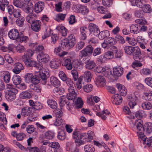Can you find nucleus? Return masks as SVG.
Wrapping results in <instances>:
<instances>
[{"label":"nucleus","instance_id":"nucleus-2","mask_svg":"<svg viewBox=\"0 0 152 152\" xmlns=\"http://www.w3.org/2000/svg\"><path fill=\"white\" fill-rule=\"evenodd\" d=\"M43 70L40 67L39 71L35 73L34 76H33L31 81V83L38 84L41 82L44 85L46 84L47 76Z\"/></svg>","mask_w":152,"mask_h":152},{"label":"nucleus","instance_id":"nucleus-16","mask_svg":"<svg viewBox=\"0 0 152 152\" xmlns=\"http://www.w3.org/2000/svg\"><path fill=\"white\" fill-rule=\"evenodd\" d=\"M133 57L134 59L137 61H142V59L141 56V52L140 49L137 47H135L134 50V52Z\"/></svg>","mask_w":152,"mask_h":152},{"label":"nucleus","instance_id":"nucleus-29","mask_svg":"<svg viewBox=\"0 0 152 152\" xmlns=\"http://www.w3.org/2000/svg\"><path fill=\"white\" fill-rule=\"evenodd\" d=\"M136 117L137 118H139L138 120H136L134 122H132V123L131 124V127L134 129H137V128H134L132 127V124L133 123H134L136 121H137L139 120H140L141 121H142L140 119V118H142L143 117H144L146 116L145 113V112L143 110H139L138 111H137L135 114Z\"/></svg>","mask_w":152,"mask_h":152},{"label":"nucleus","instance_id":"nucleus-61","mask_svg":"<svg viewBox=\"0 0 152 152\" xmlns=\"http://www.w3.org/2000/svg\"><path fill=\"white\" fill-rule=\"evenodd\" d=\"M71 72L74 81H76L78 79V72L76 70L73 69L71 71Z\"/></svg>","mask_w":152,"mask_h":152},{"label":"nucleus","instance_id":"nucleus-3","mask_svg":"<svg viewBox=\"0 0 152 152\" xmlns=\"http://www.w3.org/2000/svg\"><path fill=\"white\" fill-rule=\"evenodd\" d=\"M13 3L16 7L21 8L26 13L31 12L33 10V6L31 3H24L22 0H13Z\"/></svg>","mask_w":152,"mask_h":152},{"label":"nucleus","instance_id":"nucleus-19","mask_svg":"<svg viewBox=\"0 0 152 152\" xmlns=\"http://www.w3.org/2000/svg\"><path fill=\"white\" fill-rule=\"evenodd\" d=\"M45 7L44 3L41 1H39L36 3L34 6V10L37 13L42 12Z\"/></svg>","mask_w":152,"mask_h":152},{"label":"nucleus","instance_id":"nucleus-18","mask_svg":"<svg viewBox=\"0 0 152 152\" xmlns=\"http://www.w3.org/2000/svg\"><path fill=\"white\" fill-rule=\"evenodd\" d=\"M76 10L77 12L84 15H87L89 12L88 9L86 6L82 5L77 6Z\"/></svg>","mask_w":152,"mask_h":152},{"label":"nucleus","instance_id":"nucleus-63","mask_svg":"<svg viewBox=\"0 0 152 152\" xmlns=\"http://www.w3.org/2000/svg\"><path fill=\"white\" fill-rule=\"evenodd\" d=\"M145 14L142 10H137L134 12L135 16L138 18H142Z\"/></svg>","mask_w":152,"mask_h":152},{"label":"nucleus","instance_id":"nucleus-34","mask_svg":"<svg viewBox=\"0 0 152 152\" xmlns=\"http://www.w3.org/2000/svg\"><path fill=\"white\" fill-rule=\"evenodd\" d=\"M130 32L132 33L137 34L140 32L137 24H132L130 26Z\"/></svg>","mask_w":152,"mask_h":152},{"label":"nucleus","instance_id":"nucleus-22","mask_svg":"<svg viewBox=\"0 0 152 152\" xmlns=\"http://www.w3.org/2000/svg\"><path fill=\"white\" fill-rule=\"evenodd\" d=\"M50 66L53 69H58L61 65L60 61L57 59H54L50 62Z\"/></svg>","mask_w":152,"mask_h":152},{"label":"nucleus","instance_id":"nucleus-41","mask_svg":"<svg viewBox=\"0 0 152 152\" xmlns=\"http://www.w3.org/2000/svg\"><path fill=\"white\" fill-rule=\"evenodd\" d=\"M20 96L22 99H28L31 97V95L30 93L28 91H25L21 93Z\"/></svg>","mask_w":152,"mask_h":152},{"label":"nucleus","instance_id":"nucleus-13","mask_svg":"<svg viewBox=\"0 0 152 152\" xmlns=\"http://www.w3.org/2000/svg\"><path fill=\"white\" fill-rule=\"evenodd\" d=\"M95 84L97 86L102 87L106 85V81L105 78L102 76H99L95 79Z\"/></svg>","mask_w":152,"mask_h":152},{"label":"nucleus","instance_id":"nucleus-64","mask_svg":"<svg viewBox=\"0 0 152 152\" xmlns=\"http://www.w3.org/2000/svg\"><path fill=\"white\" fill-rule=\"evenodd\" d=\"M106 41L109 45L110 46L115 44L116 42V40L114 38L111 37H108Z\"/></svg>","mask_w":152,"mask_h":152},{"label":"nucleus","instance_id":"nucleus-51","mask_svg":"<svg viewBox=\"0 0 152 152\" xmlns=\"http://www.w3.org/2000/svg\"><path fill=\"white\" fill-rule=\"evenodd\" d=\"M142 107L144 109L149 110L152 108V105L150 102H145L142 104Z\"/></svg>","mask_w":152,"mask_h":152},{"label":"nucleus","instance_id":"nucleus-46","mask_svg":"<svg viewBox=\"0 0 152 152\" xmlns=\"http://www.w3.org/2000/svg\"><path fill=\"white\" fill-rule=\"evenodd\" d=\"M109 32L108 31H102L101 32H99L98 37L100 39H103L105 37H107L109 36Z\"/></svg>","mask_w":152,"mask_h":152},{"label":"nucleus","instance_id":"nucleus-26","mask_svg":"<svg viewBox=\"0 0 152 152\" xmlns=\"http://www.w3.org/2000/svg\"><path fill=\"white\" fill-rule=\"evenodd\" d=\"M142 127L144 129V131H145L147 134H149L152 132V123L148 122L146 123L144 125V127L142 126Z\"/></svg>","mask_w":152,"mask_h":152},{"label":"nucleus","instance_id":"nucleus-54","mask_svg":"<svg viewBox=\"0 0 152 152\" xmlns=\"http://www.w3.org/2000/svg\"><path fill=\"white\" fill-rule=\"evenodd\" d=\"M9 2L6 0H1V10L3 11H4L6 8L7 7Z\"/></svg>","mask_w":152,"mask_h":152},{"label":"nucleus","instance_id":"nucleus-6","mask_svg":"<svg viewBox=\"0 0 152 152\" xmlns=\"http://www.w3.org/2000/svg\"><path fill=\"white\" fill-rule=\"evenodd\" d=\"M86 69L91 70L94 69L96 66V64L94 61L91 59L90 57H87L83 59Z\"/></svg>","mask_w":152,"mask_h":152},{"label":"nucleus","instance_id":"nucleus-21","mask_svg":"<svg viewBox=\"0 0 152 152\" xmlns=\"http://www.w3.org/2000/svg\"><path fill=\"white\" fill-rule=\"evenodd\" d=\"M94 72L96 74L101 73L105 76H107L108 74V72L106 70V69L101 66L96 67L94 69Z\"/></svg>","mask_w":152,"mask_h":152},{"label":"nucleus","instance_id":"nucleus-42","mask_svg":"<svg viewBox=\"0 0 152 152\" xmlns=\"http://www.w3.org/2000/svg\"><path fill=\"white\" fill-rule=\"evenodd\" d=\"M37 84L34 83H32L30 85V89L35 91L38 93H40L41 90V88Z\"/></svg>","mask_w":152,"mask_h":152},{"label":"nucleus","instance_id":"nucleus-58","mask_svg":"<svg viewBox=\"0 0 152 152\" xmlns=\"http://www.w3.org/2000/svg\"><path fill=\"white\" fill-rule=\"evenodd\" d=\"M93 89V86L90 84H87L83 87L84 91L86 92H89Z\"/></svg>","mask_w":152,"mask_h":152},{"label":"nucleus","instance_id":"nucleus-32","mask_svg":"<svg viewBox=\"0 0 152 152\" xmlns=\"http://www.w3.org/2000/svg\"><path fill=\"white\" fill-rule=\"evenodd\" d=\"M54 52L56 54L60 57H63L67 53L65 52L62 51L61 48L60 47L55 48Z\"/></svg>","mask_w":152,"mask_h":152},{"label":"nucleus","instance_id":"nucleus-45","mask_svg":"<svg viewBox=\"0 0 152 152\" xmlns=\"http://www.w3.org/2000/svg\"><path fill=\"white\" fill-rule=\"evenodd\" d=\"M13 82L15 85H18L21 82V78L18 75H14L12 78Z\"/></svg>","mask_w":152,"mask_h":152},{"label":"nucleus","instance_id":"nucleus-33","mask_svg":"<svg viewBox=\"0 0 152 152\" xmlns=\"http://www.w3.org/2000/svg\"><path fill=\"white\" fill-rule=\"evenodd\" d=\"M30 105L32 107L33 109L38 110L42 108V106L40 103L39 102L38 104L35 103L33 100H29Z\"/></svg>","mask_w":152,"mask_h":152},{"label":"nucleus","instance_id":"nucleus-38","mask_svg":"<svg viewBox=\"0 0 152 152\" xmlns=\"http://www.w3.org/2000/svg\"><path fill=\"white\" fill-rule=\"evenodd\" d=\"M50 82L51 84L55 87L58 86L60 85V81L55 77L51 76L50 77Z\"/></svg>","mask_w":152,"mask_h":152},{"label":"nucleus","instance_id":"nucleus-47","mask_svg":"<svg viewBox=\"0 0 152 152\" xmlns=\"http://www.w3.org/2000/svg\"><path fill=\"white\" fill-rule=\"evenodd\" d=\"M48 105L52 109H56L57 104L56 101L53 99H48L47 101Z\"/></svg>","mask_w":152,"mask_h":152},{"label":"nucleus","instance_id":"nucleus-24","mask_svg":"<svg viewBox=\"0 0 152 152\" xmlns=\"http://www.w3.org/2000/svg\"><path fill=\"white\" fill-rule=\"evenodd\" d=\"M41 22L36 20L32 24L31 27L32 30L36 32L39 31L41 29Z\"/></svg>","mask_w":152,"mask_h":152},{"label":"nucleus","instance_id":"nucleus-59","mask_svg":"<svg viewBox=\"0 0 152 152\" xmlns=\"http://www.w3.org/2000/svg\"><path fill=\"white\" fill-rule=\"evenodd\" d=\"M67 99L65 96H62L61 97L59 103L60 107H63L66 104L67 102H68V100L67 101Z\"/></svg>","mask_w":152,"mask_h":152},{"label":"nucleus","instance_id":"nucleus-53","mask_svg":"<svg viewBox=\"0 0 152 152\" xmlns=\"http://www.w3.org/2000/svg\"><path fill=\"white\" fill-rule=\"evenodd\" d=\"M66 16V14L62 13H58L57 14L55 19L58 22H60V20H63Z\"/></svg>","mask_w":152,"mask_h":152},{"label":"nucleus","instance_id":"nucleus-36","mask_svg":"<svg viewBox=\"0 0 152 152\" xmlns=\"http://www.w3.org/2000/svg\"><path fill=\"white\" fill-rule=\"evenodd\" d=\"M56 29L63 36H66L67 34V29L63 26H58Z\"/></svg>","mask_w":152,"mask_h":152},{"label":"nucleus","instance_id":"nucleus-55","mask_svg":"<svg viewBox=\"0 0 152 152\" xmlns=\"http://www.w3.org/2000/svg\"><path fill=\"white\" fill-rule=\"evenodd\" d=\"M84 150L85 152H94L95 149L92 145H85Z\"/></svg>","mask_w":152,"mask_h":152},{"label":"nucleus","instance_id":"nucleus-11","mask_svg":"<svg viewBox=\"0 0 152 152\" xmlns=\"http://www.w3.org/2000/svg\"><path fill=\"white\" fill-rule=\"evenodd\" d=\"M9 38L13 40H17L19 37V33L18 30L15 28L10 30L8 34Z\"/></svg>","mask_w":152,"mask_h":152},{"label":"nucleus","instance_id":"nucleus-37","mask_svg":"<svg viewBox=\"0 0 152 152\" xmlns=\"http://www.w3.org/2000/svg\"><path fill=\"white\" fill-rule=\"evenodd\" d=\"M141 8L144 13H149L152 11V9L150 6L149 4H144L142 2V5L141 7H139Z\"/></svg>","mask_w":152,"mask_h":152},{"label":"nucleus","instance_id":"nucleus-50","mask_svg":"<svg viewBox=\"0 0 152 152\" xmlns=\"http://www.w3.org/2000/svg\"><path fill=\"white\" fill-rule=\"evenodd\" d=\"M151 71L148 68H144L140 70V72L141 75H148L151 73Z\"/></svg>","mask_w":152,"mask_h":152},{"label":"nucleus","instance_id":"nucleus-57","mask_svg":"<svg viewBox=\"0 0 152 152\" xmlns=\"http://www.w3.org/2000/svg\"><path fill=\"white\" fill-rule=\"evenodd\" d=\"M83 79V76H81L79 77L77 81L75 84V86L78 89H80L82 88V82Z\"/></svg>","mask_w":152,"mask_h":152},{"label":"nucleus","instance_id":"nucleus-60","mask_svg":"<svg viewBox=\"0 0 152 152\" xmlns=\"http://www.w3.org/2000/svg\"><path fill=\"white\" fill-rule=\"evenodd\" d=\"M33 75L31 73H28L24 76V79L26 83L31 82Z\"/></svg>","mask_w":152,"mask_h":152},{"label":"nucleus","instance_id":"nucleus-35","mask_svg":"<svg viewBox=\"0 0 152 152\" xmlns=\"http://www.w3.org/2000/svg\"><path fill=\"white\" fill-rule=\"evenodd\" d=\"M110 114V112L107 110H104L102 112L96 113V115L99 117H101L103 120H105L106 119L105 115H109Z\"/></svg>","mask_w":152,"mask_h":152},{"label":"nucleus","instance_id":"nucleus-28","mask_svg":"<svg viewBox=\"0 0 152 152\" xmlns=\"http://www.w3.org/2000/svg\"><path fill=\"white\" fill-rule=\"evenodd\" d=\"M1 76L3 77L4 81L6 83H9L10 80V74L7 71H3L1 72Z\"/></svg>","mask_w":152,"mask_h":152},{"label":"nucleus","instance_id":"nucleus-44","mask_svg":"<svg viewBox=\"0 0 152 152\" xmlns=\"http://www.w3.org/2000/svg\"><path fill=\"white\" fill-rule=\"evenodd\" d=\"M132 6H137V7H141L142 5V2L144 0H130Z\"/></svg>","mask_w":152,"mask_h":152},{"label":"nucleus","instance_id":"nucleus-14","mask_svg":"<svg viewBox=\"0 0 152 152\" xmlns=\"http://www.w3.org/2000/svg\"><path fill=\"white\" fill-rule=\"evenodd\" d=\"M22 60L25 64L27 66L37 67V63L36 61L33 60L31 58L22 59Z\"/></svg>","mask_w":152,"mask_h":152},{"label":"nucleus","instance_id":"nucleus-17","mask_svg":"<svg viewBox=\"0 0 152 152\" xmlns=\"http://www.w3.org/2000/svg\"><path fill=\"white\" fill-rule=\"evenodd\" d=\"M14 68L12 69L14 73L16 74L19 73L24 69L22 64L19 62L15 63L14 65Z\"/></svg>","mask_w":152,"mask_h":152},{"label":"nucleus","instance_id":"nucleus-48","mask_svg":"<svg viewBox=\"0 0 152 152\" xmlns=\"http://www.w3.org/2000/svg\"><path fill=\"white\" fill-rule=\"evenodd\" d=\"M126 40L129 45L132 46H135L137 44V42L134 38L126 37Z\"/></svg>","mask_w":152,"mask_h":152},{"label":"nucleus","instance_id":"nucleus-62","mask_svg":"<svg viewBox=\"0 0 152 152\" xmlns=\"http://www.w3.org/2000/svg\"><path fill=\"white\" fill-rule=\"evenodd\" d=\"M115 38L117 39V41L120 44H123L125 42V40L124 37L119 34L116 35Z\"/></svg>","mask_w":152,"mask_h":152},{"label":"nucleus","instance_id":"nucleus-5","mask_svg":"<svg viewBox=\"0 0 152 152\" xmlns=\"http://www.w3.org/2000/svg\"><path fill=\"white\" fill-rule=\"evenodd\" d=\"M15 86L12 84H9L7 85V88L9 90L6 97L8 100L12 101L16 97V94L18 92V90L15 88Z\"/></svg>","mask_w":152,"mask_h":152},{"label":"nucleus","instance_id":"nucleus-43","mask_svg":"<svg viewBox=\"0 0 152 152\" xmlns=\"http://www.w3.org/2000/svg\"><path fill=\"white\" fill-rule=\"evenodd\" d=\"M134 48L135 47L126 46L124 48V50L125 53L131 55L133 53Z\"/></svg>","mask_w":152,"mask_h":152},{"label":"nucleus","instance_id":"nucleus-52","mask_svg":"<svg viewBox=\"0 0 152 152\" xmlns=\"http://www.w3.org/2000/svg\"><path fill=\"white\" fill-rule=\"evenodd\" d=\"M46 139L49 140H52L54 137V134L53 132L48 131L46 132L45 134Z\"/></svg>","mask_w":152,"mask_h":152},{"label":"nucleus","instance_id":"nucleus-12","mask_svg":"<svg viewBox=\"0 0 152 152\" xmlns=\"http://www.w3.org/2000/svg\"><path fill=\"white\" fill-rule=\"evenodd\" d=\"M114 57V54L113 52L108 51L106 52L104 55H101L100 57V61L102 63L104 62L106 59H110Z\"/></svg>","mask_w":152,"mask_h":152},{"label":"nucleus","instance_id":"nucleus-7","mask_svg":"<svg viewBox=\"0 0 152 152\" xmlns=\"http://www.w3.org/2000/svg\"><path fill=\"white\" fill-rule=\"evenodd\" d=\"M37 58L40 62L44 64L48 63L50 59V57L48 54L43 52L39 53L37 56Z\"/></svg>","mask_w":152,"mask_h":152},{"label":"nucleus","instance_id":"nucleus-39","mask_svg":"<svg viewBox=\"0 0 152 152\" xmlns=\"http://www.w3.org/2000/svg\"><path fill=\"white\" fill-rule=\"evenodd\" d=\"M34 53V52L33 51L30 49L27 50L22 56V59L31 58Z\"/></svg>","mask_w":152,"mask_h":152},{"label":"nucleus","instance_id":"nucleus-25","mask_svg":"<svg viewBox=\"0 0 152 152\" xmlns=\"http://www.w3.org/2000/svg\"><path fill=\"white\" fill-rule=\"evenodd\" d=\"M123 68L121 66L114 67L113 69L114 75L116 77L121 76L123 74Z\"/></svg>","mask_w":152,"mask_h":152},{"label":"nucleus","instance_id":"nucleus-31","mask_svg":"<svg viewBox=\"0 0 152 152\" xmlns=\"http://www.w3.org/2000/svg\"><path fill=\"white\" fill-rule=\"evenodd\" d=\"M83 77L84 80L88 83L91 81L92 75L90 71H86L84 72Z\"/></svg>","mask_w":152,"mask_h":152},{"label":"nucleus","instance_id":"nucleus-27","mask_svg":"<svg viewBox=\"0 0 152 152\" xmlns=\"http://www.w3.org/2000/svg\"><path fill=\"white\" fill-rule=\"evenodd\" d=\"M33 108L28 107H23L21 110V115L23 117H26L31 113Z\"/></svg>","mask_w":152,"mask_h":152},{"label":"nucleus","instance_id":"nucleus-4","mask_svg":"<svg viewBox=\"0 0 152 152\" xmlns=\"http://www.w3.org/2000/svg\"><path fill=\"white\" fill-rule=\"evenodd\" d=\"M76 42L75 36L72 34L69 35L67 38L63 39L61 41V45L63 48L69 50L73 47Z\"/></svg>","mask_w":152,"mask_h":152},{"label":"nucleus","instance_id":"nucleus-23","mask_svg":"<svg viewBox=\"0 0 152 152\" xmlns=\"http://www.w3.org/2000/svg\"><path fill=\"white\" fill-rule=\"evenodd\" d=\"M32 11L31 12H29L28 15H27L26 18V20L29 23L32 24L36 20L35 19L36 18V14L32 13Z\"/></svg>","mask_w":152,"mask_h":152},{"label":"nucleus","instance_id":"nucleus-8","mask_svg":"<svg viewBox=\"0 0 152 152\" xmlns=\"http://www.w3.org/2000/svg\"><path fill=\"white\" fill-rule=\"evenodd\" d=\"M137 97L134 94L129 95L128 96V100L129 101V104L131 109H133L136 105Z\"/></svg>","mask_w":152,"mask_h":152},{"label":"nucleus","instance_id":"nucleus-56","mask_svg":"<svg viewBox=\"0 0 152 152\" xmlns=\"http://www.w3.org/2000/svg\"><path fill=\"white\" fill-rule=\"evenodd\" d=\"M57 138L61 140H63L66 138V134L65 132L63 130H61L58 133Z\"/></svg>","mask_w":152,"mask_h":152},{"label":"nucleus","instance_id":"nucleus-40","mask_svg":"<svg viewBox=\"0 0 152 152\" xmlns=\"http://www.w3.org/2000/svg\"><path fill=\"white\" fill-rule=\"evenodd\" d=\"M29 40L28 37L24 35H21L18 37L17 40H16V43H18L17 44H20L22 42L26 43Z\"/></svg>","mask_w":152,"mask_h":152},{"label":"nucleus","instance_id":"nucleus-20","mask_svg":"<svg viewBox=\"0 0 152 152\" xmlns=\"http://www.w3.org/2000/svg\"><path fill=\"white\" fill-rule=\"evenodd\" d=\"M87 134H88L86 133H81L80 131H75L73 133L72 137L74 139L78 138L80 139H87Z\"/></svg>","mask_w":152,"mask_h":152},{"label":"nucleus","instance_id":"nucleus-15","mask_svg":"<svg viewBox=\"0 0 152 152\" xmlns=\"http://www.w3.org/2000/svg\"><path fill=\"white\" fill-rule=\"evenodd\" d=\"M62 65L68 70H71L72 69L73 66L71 61L70 58H64L62 61Z\"/></svg>","mask_w":152,"mask_h":152},{"label":"nucleus","instance_id":"nucleus-9","mask_svg":"<svg viewBox=\"0 0 152 152\" xmlns=\"http://www.w3.org/2000/svg\"><path fill=\"white\" fill-rule=\"evenodd\" d=\"M90 34L95 36L98 35L99 30V28L94 23H90L88 26Z\"/></svg>","mask_w":152,"mask_h":152},{"label":"nucleus","instance_id":"nucleus-49","mask_svg":"<svg viewBox=\"0 0 152 152\" xmlns=\"http://www.w3.org/2000/svg\"><path fill=\"white\" fill-rule=\"evenodd\" d=\"M83 102L81 98H78L75 101V107L77 108H81L83 105Z\"/></svg>","mask_w":152,"mask_h":152},{"label":"nucleus","instance_id":"nucleus-10","mask_svg":"<svg viewBox=\"0 0 152 152\" xmlns=\"http://www.w3.org/2000/svg\"><path fill=\"white\" fill-rule=\"evenodd\" d=\"M77 96V94L75 91L73 87H69L68 88V92L66 97L68 100H74Z\"/></svg>","mask_w":152,"mask_h":152},{"label":"nucleus","instance_id":"nucleus-30","mask_svg":"<svg viewBox=\"0 0 152 152\" xmlns=\"http://www.w3.org/2000/svg\"><path fill=\"white\" fill-rule=\"evenodd\" d=\"M122 98L121 96L115 94L112 97V102L113 104L118 105L121 103L122 102Z\"/></svg>","mask_w":152,"mask_h":152},{"label":"nucleus","instance_id":"nucleus-1","mask_svg":"<svg viewBox=\"0 0 152 152\" xmlns=\"http://www.w3.org/2000/svg\"><path fill=\"white\" fill-rule=\"evenodd\" d=\"M132 126L134 128H137V133L138 134V138L139 139H141L142 143L146 144L148 146L152 147V136L148 139L144 135V129L142 127L141 121L140 120L136 121L134 123H132Z\"/></svg>","mask_w":152,"mask_h":152}]
</instances>
